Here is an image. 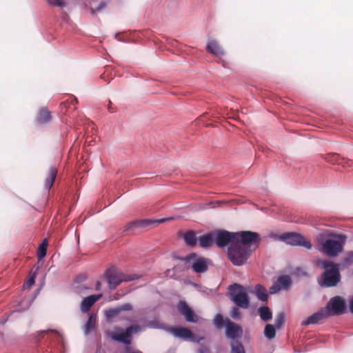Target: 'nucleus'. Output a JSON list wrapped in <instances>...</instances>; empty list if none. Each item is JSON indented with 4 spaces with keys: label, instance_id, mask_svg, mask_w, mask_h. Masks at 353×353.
<instances>
[{
    "label": "nucleus",
    "instance_id": "7ed1b4c3",
    "mask_svg": "<svg viewBox=\"0 0 353 353\" xmlns=\"http://www.w3.org/2000/svg\"><path fill=\"white\" fill-rule=\"evenodd\" d=\"M251 231H243L240 232H232L224 230H220L214 232L215 243L220 248L231 247V245L235 243L239 239L243 242H248L252 236Z\"/></svg>",
    "mask_w": 353,
    "mask_h": 353
},
{
    "label": "nucleus",
    "instance_id": "20e7f679",
    "mask_svg": "<svg viewBox=\"0 0 353 353\" xmlns=\"http://www.w3.org/2000/svg\"><path fill=\"white\" fill-rule=\"evenodd\" d=\"M316 265L324 270L321 275V285L327 288L336 286L341 281L339 265L328 260H318Z\"/></svg>",
    "mask_w": 353,
    "mask_h": 353
},
{
    "label": "nucleus",
    "instance_id": "aec40b11",
    "mask_svg": "<svg viewBox=\"0 0 353 353\" xmlns=\"http://www.w3.org/2000/svg\"><path fill=\"white\" fill-rule=\"evenodd\" d=\"M254 294L259 300L266 302L268 299V293L266 288L260 284H258L254 288Z\"/></svg>",
    "mask_w": 353,
    "mask_h": 353
},
{
    "label": "nucleus",
    "instance_id": "bb28decb",
    "mask_svg": "<svg viewBox=\"0 0 353 353\" xmlns=\"http://www.w3.org/2000/svg\"><path fill=\"white\" fill-rule=\"evenodd\" d=\"M264 335L268 339H272L276 336V327L272 324H267L264 329Z\"/></svg>",
    "mask_w": 353,
    "mask_h": 353
},
{
    "label": "nucleus",
    "instance_id": "423d86ee",
    "mask_svg": "<svg viewBox=\"0 0 353 353\" xmlns=\"http://www.w3.org/2000/svg\"><path fill=\"white\" fill-rule=\"evenodd\" d=\"M105 276L108 283L109 288L115 289L121 283L128 282L139 279L140 276L137 274H125L114 268L108 270Z\"/></svg>",
    "mask_w": 353,
    "mask_h": 353
},
{
    "label": "nucleus",
    "instance_id": "2f4dec72",
    "mask_svg": "<svg viewBox=\"0 0 353 353\" xmlns=\"http://www.w3.org/2000/svg\"><path fill=\"white\" fill-rule=\"evenodd\" d=\"M47 246H48V241L47 239H45L42 243L39 246V250L38 252V257L39 259H43L46 255L47 252Z\"/></svg>",
    "mask_w": 353,
    "mask_h": 353
},
{
    "label": "nucleus",
    "instance_id": "393cba45",
    "mask_svg": "<svg viewBox=\"0 0 353 353\" xmlns=\"http://www.w3.org/2000/svg\"><path fill=\"white\" fill-rule=\"evenodd\" d=\"M95 324H96V317L93 314L90 315L88 321H86V323L84 325L85 334H88L92 330H93L95 327Z\"/></svg>",
    "mask_w": 353,
    "mask_h": 353
},
{
    "label": "nucleus",
    "instance_id": "f257e3e1",
    "mask_svg": "<svg viewBox=\"0 0 353 353\" xmlns=\"http://www.w3.org/2000/svg\"><path fill=\"white\" fill-rule=\"evenodd\" d=\"M252 236L248 242L238 240L235 243L228 248L227 256L235 266L244 265L250 259L254 249L258 247L261 238L257 232H252Z\"/></svg>",
    "mask_w": 353,
    "mask_h": 353
},
{
    "label": "nucleus",
    "instance_id": "412c9836",
    "mask_svg": "<svg viewBox=\"0 0 353 353\" xmlns=\"http://www.w3.org/2000/svg\"><path fill=\"white\" fill-rule=\"evenodd\" d=\"M183 239L185 243L191 247H194L196 245L197 239L196 234L192 230H189L184 233Z\"/></svg>",
    "mask_w": 353,
    "mask_h": 353
},
{
    "label": "nucleus",
    "instance_id": "f704fd0d",
    "mask_svg": "<svg viewBox=\"0 0 353 353\" xmlns=\"http://www.w3.org/2000/svg\"><path fill=\"white\" fill-rule=\"evenodd\" d=\"M230 315L232 319L235 320H240L241 319V313L236 307H232L231 310Z\"/></svg>",
    "mask_w": 353,
    "mask_h": 353
},
{
    "label": "nucleus",
    "instance_id": "a211bd4d",
    "mask_svg": "<svg viewBox=\"0 0 353 353\" xmlns=\"http://www.w3.org/2000/svg\"><path fill=\"white\" fill-rule=\"evenodd\" d=\"M199 245L201 248H208L215 243L214 232H210L200 236L198 239Z\"/></svg>",
    "mask_w": 353,
    "mask_h": 353
},
{
    "label": "nucleus",
    "instance_id": "7c9ffc66",
    "mask_svg": "<svg viewBox=\"0 0 353 353\" xmlns=\"http://www.w3.org/2000/svg\"><path fill=\"white\" fill-rule=\"evenodd\" d=\"M285 323V314L283 312H279L275 319V327L276 329H281Z\"/></svg>",
    "mask_w": 353,
    "mask_h": 353
},
{
    "label": "nucleus",
    "instance_id": "e433bc0d",
    "mask_svg": "<svg viewBox=\"0 0 353 353\" xmlns=\"http://www.w3.org/2000/svg\"><path fill=\"white\" fill-rule=\"evenodd\" d=\"M344 262L347 265L353 263V251L349 252L347 254L346 257L344 259Z\"/></svg>",
    "mask_w": 353,
    "mask_h": 353
},
{
    "label": "nucleus",
    "instance_id": "473e14b6",
    "mask_svg": "<svg viewBox=\"0 0 353 353\" xmlns=\"http://www.w3.org/2000/svg\"><path fill=\"white\" fill-rule=\"evenodd\" d=\"M140 330H141V327L138 325H131V326L127 327L124 332L126 334V336L128 337V339H130L132 332H137Z\"/></svg>",
    "mask_w": 353,
    "mask_h": 353
},
{
    "label": "nucleus",
    "instance_id": "79ce46f5",
    "mask_svg": "<svg viewBox=\"0 0 353 353\" xmlns=\"http://www.w3.org/2000/svg\"><path fill=\"white\" fill-rule=\"evenodd\" d=\"M350 310L351 312L353 314V297L350 301Z\"/></svg>",
    "mask_w": 353,
    "mask_h": 353
},
{
    "label": "nucleus",
    "instance_id": "ea45409f",
    "mask_svg": "<svg viewBox=\"0 0 353 353\" xmlns=\"http://www.w3.org/2000/svg\"><path fill=\"white\" fill-rule=\"evenodd\" d=\"M198 353H210V349L206 345H201L198 350Z\"/></svg>",
    "mask_w": 353,
    "mask_h": 353
},
{
    "label": "nucleus",
    "instance_id": "2eb2a0df",
    "mask_svg": "<svg viewBox=\"0 0 353 353\" xmlns=\"http://www.w3.org/2000/svg\"><path fill=\"white\" fill-rule=\"evenodd\" d=\"M327 317V313L326 310H322L316 313H314L312 315L307 317L305 321L301 323V325L303 326H307L310 324H316L319 323L321 320Z\"/></svg>",
    "mask_w": 353,
    "mask_h": 353
},
{
    "label": "nucleus",
    "instance_id": "0eeeda50",
    "mask_svg": "<svg viewBox=\"0 0 353 353\" xmlns=\"http://www.w3.org/2000/svg\"><path fill=\"white\" fill-rule=\"evenodd\" d=\"M279 239L283 242L293 246H303L307 250L312 248V243L304 236L296 232H286L281 234Z\"/></svg>",
    "mask_w": 353,
    "mask_h": 353
},
{
    "label": "nucleus",
    "instance_id": "1a4fd4ad",
    "mask_svg": "<svg viewBox=\"0 0 353 353\" xmlns=\"http://www.w3.org/2000/svg\"><path fill=\"white\" fill-rule=\"evenodd\" d=\"M184 261L191 263L193 270L196 273H203L208 270V260L203 257H198L195 253L188 254Z\"/></svg>",
    "mask_w": 353,
    "mask_h": 353
},
{
    "label": "nucleus",
    "instance_id": "a19ab883",
    "mask_svg": "<svg viewBox=\"0 0 353 353\" xmlns=\"http://www.w3.org/2000/svg\"><path fill=\"white\" fill-rule=\"evenodd\" d=\"M57 169L55 167H50L49 170V176H57Z\"/></svg>",
    "mask_w": 353,
    "mask_h": 353
},
{
    "label": "nucleus",
    "instance_id": "ddd939ff",
    "mask_svg": "<svg viewBox=\"0 0 353 353\" xmlns=\"http://www.w3.org/2000/svg\"><path fill=\"white\" fill-rule=\"evenodd\" d=\"M292 284L291 279L289 276L283 275L279 276L276 281L270 288L269 292L271 294L278 293L283 289H288Z\"/></svg>",
    "mask_w": 353,
    "mask_h": 353
},
{
    "label": "nucleus",
    "instance_id": "4468645a",
    "mask_svg": "<svg viewBox=\"0 0 353 353\" xmlns=\"http://www.w3.org/2000/svg\"><path fill=\"white\" fill-rule=\"evenodd\" d=\"M164 221V219H159V220H136L132 222L128 223L125 226L124 232H126L127 234H130L131 229L133 228H141L144 227L145 225H148L153 223H163Z\"/></svg>",
    "mask_w": 353,
    "mask_h": 353
},
{
    "label": "nucleus",
    "instance_id": "c85d7f7f",
    "mask_svg": "<svg viewBox=\"0 0 353 353\" xmlns=\"http://www.w3.org/2000/svg\"><path fill=\"white\" fill-rule=\"evenodd\" d=\"M214 325L216 327L220 329L225 326V319L221 314H216L213 319Z\"/></svg>",
    "mask_w": 353,
    "mask_h": 353
},
{
    "label": "nucleus",
    "instance_id": "39448f33",
    "mask_svg": "<svg viewBox=\"0 0 353 353\" xmlns=\"http://www.w3.org/2000/svg\"><path fill=\"white\" fill-rule=\"evenodd\" d=\"M230 299L240 308L248 309L250 305L248 294L244 288L237 283L229 287Z\"/></svg>",
    "mask_w": 353,
    "mask_h": 353
},
{
    "label": "nucleus",
    "instance_id": "9d476101",
    "mask_svg": "<svg viewBox=\"0 0 353 353\" xmlns=\"http://www.w3.org/2000/svg\"><path fill=\"white\" fill-rule=\"evenodd\" d=\"M225 336L231 339L232 341H239L243 334V330L241 325L231 321L229 319L225 318Z\"/></svg>",
    "mask_w": 353,
    "mask_h": 353
},
{
    "label": "nucleus",
    "instance_id": "cd10ccee",
    "mask_svg": "<svg viewBox=\"0 0 353 353\" xmlns=\"http://www.w3.org/2000/svg\"><path fill=\"white\" fill-rule=\"evenodd\" d=\"M121 312L119 307L115 308H110L105 311V316L108 320L119 317Z\"/></svg>",
    "mask_w": 353,
    "mask_h": 353
},
{
    "label": "nucleus",
    "instance_id": "c9c22d12",
    "mask_svg": "<svg viewBox=\"0 0 353 353\" xmlns=\"http://www.w3.org/2000/svg\"><path fill=\"white\" fill-rule=\"evenodd\" d=\"M55 178H47L45 182V188L47 190H49L54 184Z\"/></svg>",
    "mask_w": 353,
    "mask_h": 353
},
{
    "label": "nucleus",
    "instance_id": "c03bdc74",
    "mask_svg": "<svg viewBox=\"0 0 353 353\" xmlns=\"http://www.w3.org/2000/svg\"><path fill=\"white\" fill-rule=\"evenodd\" d=\"M111 105H112V103L111 101H109V104H108V110L110 112H113L114 111L112 110V108H111Z\"/></svg>",
    "mask_w": 353,
    "mask_h": 353
},
{
    "label": "nucleus",
    "instance_id": "72a5a7b5",
    "mask_svg": "<svg viewBox=\"0 0 353 353\" xmlns=\"http://www.w3.org/2000/svg\"><path fill=\"white\" fill-rule=\"evenodd\" d=\"M48 3L52 6L64 7L65 3L63 0H47Z\"/></svg>",
    "mask_w": 353,
    "mask_h": 353
},
{
    "label": "nucleus",
    "instance_id": "6e6552de",
    "mask_svg": "<svg viewBox=\"0 0 353 353\" xmlns=\"http://www.w3.org/2000/svg\"><path fill=\"white\" fill-rule=\"evenodd\" d=\"M325 310L327 316L344 314L346 311L345 300L338 296L332 298L327 303Z\"/></svg>",
    "mask_w": 353,
    "mask_h": 353
},
{
    "label": "nucleus",
    "instance_id": "a878e982",
    "mask_svg": "<svg viewBox=\"0 0 353 353\" xmlns=\"http://www.w3.org/2000/svg\"><path fill=\"white\" fill-rule=\"evenodd\" d=\"M111 339L115 341L122 343L125 345H129L131 343V340L128 339L125 332H121L119 334H112Z\"/></svg>",
    "mask_w": 353,
    "mask_h": 353
},
{
    "label": "nucleus",
    "instance_id": "4c0bfd02",
    "mask_svg": "<svg viewBox=\"0 0 353 353\" xmlns=\"http://www.w3.org/2000/svg\"><path fill=\"white\" fill-rule=\"evenodd\" d=\"M120 312L122 311H131L132 310V305L130 303H125L119 306Z\"/></svg>",
    "mask_w": 353,
    "mask_h": 353
},
{
    "label": "nucleus",
    "instance_id": "f03ea898",
    "mask_svg": "<svg viewBox=\"0 0 353 353\" xmlns=\"http://www.w3.org/2000/svg\"><path fill=\"white\" fill-rule=\"evenodd\" d=\"M346 237L342 234H328L319 241V250L330 257H336L343 251Z\"/></svg>",
    "mask_w": 353,
    "mask_h": 353
},
{
    "label": "nucleus",
    "instance_id": "c756f323",
    "mask_svg": "<svg viewBox=\"0 0 353 353\" xmlns=\"http://www.w3.org/2000/svg\"><path fill=\"white\" fill-rule=\"evenodd\" d=\"M145 327L152 328V329H163L164 328V324L161 323L159 320L154 319L148 321Z\"/></svg>",
    "mask_w": 353,
    "mask_h": 353
},
{
    "label": "nucleus",
    "instance_id": "4be33fe9",
    "mask_svg": "<svg viewBox=\"0 0 353 353\" xmlns=\"http://www.w3.org/2000/svg\"><path fill=\"white\" fill-rule=\"evenodd\" d=\"M260 318L263 321H268L272 318V313L268 306L260 307L258 310Z\"/></svg>",
    "mask_w": 353,
    "mask_h": 353
},
{
    "label": "nucleus",
    "instance_id": "b1692460",
    "mask_svg": "<svg viewBox=\"0 0 353 353\" xmlns=\"http://www.w3.org/2000/svg\"><path fill=\"white\" fill-rule=\"evenodd\" d=\"M230 353H246L244 345L241 341H231Z\"/></svg>",
    "mask_w": 353,
    "mask_h": 353
},
{
    "label": "nucleus",
    "instance_id": "dca6fc26",
    "mask_svg": "<svg viewBox=\"0 0 353 353\" xmlns=\"http://www.w3.org/2000/svg\"><path fill=\"white\" fill-rule=\"evenodd\" d=\"M101 297L102 294H94L85 297L81 303V310L83 312H88L91 307Z\"/></svg>",
    "mask_w": 353,
    "mask_h": 353
},
{
    "label": "nucleus",
    "instance_id": "f3484780",
    "mask_svg": "<svg viewBox=\"0 0 353 353\" xmlns=\"http://www.w3.org/2000/svg\"><path fill=\"white\" fill-rule=\"evenodd\" d=\"M325 159L330 163L342 165L343 166H345L346 164L349 163L348 160L341 157L337 153L327 154L325 157Z\"/></svg>",
    "mask_w": 353,
    "mask_h": 353
},
{
    "label": "nucleus",
    "instance_id": "f8f14e48",
    "mask_svg": "<svg viewBox=\"0 0 353 353\" xmlns=\"http://www.w3.org/2000/svg\"><path fill=\"white\" fill-rule=\"evenodd\" d=\"M179 312L184 316L188 322L196 323L198 316L184 301H180L177 305Z\"/></svg>",
    "mask_w": 353,
    "mask_h": 353
},
{
    "label": "nucleus",
    "instance_id": "58836bf2",
    "mask_svg": "<svg viewBox=\"0 0 353 353\" xmlns=\"http://www.w3.org/2000/svg\"><path fill=\"white\" fill-rule=\"evenodd\" d=\"M34 282H35V275L34 274L28 279V280L25 283L24 287L30 288L34 283Z\"/></svg>",
    "mask_w": 353,
    "mask_h": 353
},
{
    "label": "nucleus",
    "instance_id": "5701e85b",
    "mask_svg": "<svg viewBox=\"0 0 353 353\" xmlns=\"http://www.w3.org/2000/svg\"><path fill=\"white\" fill-rule=\"evenodd\" d=\"M51 119L50 112L46 108H43L40 110L37 120L40 123H45L48 122Z\"/></svg>",
    "mask_w": 353,
    "mask_h": 353
},
{
    "label": "nucleus",
    "instance_id": "9b49d317",
    "mask_svg": "<svg viewBox=\"0 0 353 353\" xmlns=\"http://www.w3.org/2000/svg\"><path fill=\"white\" fill-rule=\"evenodd\" d=\"M170 332L175 337L182 339L184 341H190L193 343H199L200 341L205 339V338L202 336H196L190 330L186 327H172Z\"/></svg>",
    "mask_w": 353,
    "mask_h": 353
},
{
    "label": "nucleus",
    "instance_id": "6ab92c4d",
    "mask_svg": "<svg viewBox=\"0 0 353 353\" xmlns=\"http://www.w3.org/2000/svg\"><path fill=\"white\" fill-rule=\"evenodd\" d=\"M207 50L216 56L220 57L224 54V52L223 49L219 46V45L215 41H210L207 44Z\"/></svg>",
    "mask_w": 353,
    "mask_h": 353
},
{
    "label": "nucleus",
    "instance_id": "37998d69",
    "mask_svg": "<svg viewBox=\"0 0 353 353\" xmlns=\"http://www.w3.org/2000/svg\"><path fill=\"white\" fill-rule=\"evenodd\" d=\"M100 288H101V283H100V281H97L96 283V289L99 290H100Z\"/></svg>",
    "mask_w": 353,
    "mask_h": 353
}]
</instances>
